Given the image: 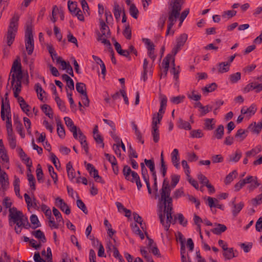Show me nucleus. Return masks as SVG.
<instances>
[{"label":"nucleus","instance_id":"f257e3e1","mask_svg":"<svg viewBox=\"0 0 262 262\" xmlns=\"http://www.w3.org/2000/svg\"><path fill=\"white\" fill-rule=\"evenodd\" d=\"M185 0H173L169 3L170 9L168 12V25L166 35L170 33V30L177 21L180 15L182 6Z\"/></svg>","mask_w":262,"mask_h":262},{"label":"nucleus","instance_id":"f03ea898","mask_svg":"<svg viewBox=\"0 0 262 262\" xmlns=\"http://www.w3.org/2000/svg\"><path fill=\"white\" fill-rule=\"evenodd\" d=\"M19 18V15L15 13L10 19L7 33V43L9 46H10L14 40L18 29Z\"/></svg>","mask_w":262,"mask_h":262},{"label":"nucleus","instance_id":"7ed1b4c3","mask_svg":"<svg viewBox=\"0 0 262 262\" xmlns=\"http://www.w3.org/2000/svg\"><path fill=\"white\" fill-rule=\"evenodd\" d=\"M25 45L28 55H31L34 50V39L32 33V26L27 24L25 32Z\"/></svg>","mask_w":262,"mask_h":262},{"label":"nucleus","instance_id":"20e7f679","mask_svg":"<svg viewBox=\"0 0 262 262\" xmlns=\"http://www.w3.org/2000/svg\"><path fill=\"white\" fill-rule=\"evenodd\" d=\"M100 31L102 33L101 34L99 31L97 32V40L102 43L103 39H106L104 38H102V37L104 36L106 38H110L111 35V32L108 26L102 19L100 20Z\"/></svg>","mask_w":262,"mask_h":262},{"label":"nucleus","instance_id":"39448f33","mask_svg":"<svg viewBox=\"0 0 262 262\" xmlns=\"http://www.w3.org/2000/svg\"><path fill=\"white\" fill-rule=\"evenodd\" d=\"M171 186L169 184V182L165 179L163 182L162 187L160 190L161 198L165 199L169 198L170 195Z\"/></svg>","mask_w":262,"mask_h":262},{"label":"nucleus","instance_id":"423d86ee","mask_svg":"<svg viewBox=\"0 0 262 262\" xmlns=\"http://www.w3.org/2000/svg\"><path fill=\"white\" fill-rule=\"evenodd\" d=\"M2 99V105H1V118L3 120H5V111L6 113H10V106L9 100L8 97H6L5 98V102H4V99L3 97H1Z\"/></svg>","mask_w":262,"mask_h":262},{"label":"nucleus","instance_id":"0eeeda50","mask_svg":"<svg viewBox=\"0 0 262 262\" xmlns=\"http://www.w3.org/2000/svg\"><path fill=\"white\" fill-rule=\"evenodd\" d=\"M160 203L164 206V214L169 212H172V199L169 196L167 198L159 199Z\"/></svg>","mask_w":262,"mask_h":262},{"label":"nucleus","instance_id":"6e6552de","mask_svg":"<svg viewBox=\"0 0 262 262\" xmlns=\"http://www.w3.org/2000/svg\"><path fill=\"white\" fill-rule=\"evenodd\" d=\"M24 215L20 216V217H18L16 221H15L14 220H12V221H11V220L9 219V224L11 226H12L13 225L15 224H16V226L14 228V230L17 234L20 233L21 231V227H23V221H24Z\"/></svg>","mask_w":262,"mask_h":262},{"label":"nucleus","instance_id":"1a4fd4ad","mask_svg":"<svg viewBox=\"0 0 262 262\" xmlns=\"http://www.w3.org/2000/svg\"><path fill=\"white\" fill-rule=\"evenodd\" d=\"M56 206L58 207L60 210L64 212L66 214H70L71 210L67 204L64 202L63 199L59 197L56 199Z\"/></svg>","mask_w":262,"mask_h":262},{"label":"nucleus","instance_id":"9d476101","mask_svg":"<svg viewBox=\"0 0 262 262\" xmlns=\"http://www.w3.org/2000/svg\"><path fill=\"white\" fill-rule=\"evenodd\" d=\"M0 183L2 186V188L4 191L7 190L9 188V183L8 181V175L6 172L3 171L1 172L0 174Z\"/></svg>","mask_w":262,"mask_h":262},{"label":"nucleus","instance_id":"9b49d317","mask_svg":"<svg viewBox=\"0 0 262 262\" xmlns=\"http://www.w3.org/2000/svg\"><path fill=\"white\" fill-rule=\"evenodd\" d=\"M256 111V105L255 104H252L248 108H246L243 107L241 110V113L242 114L246 115L248 117H250L255 114Z\"/></svg>","mask_w":262,"mask_h":262},{"label":"nucleus","instance_id":"f8f14e48","mask_svg":"<svg viewBox=\"0 0 262 262\" xmlns=\"http://www.w3.org/2000/svg\"><path fill=\"white\" fill-rule=\"evenodd\" d=\"M9 216L10 217V220H14L16 221L18 217L24 215L23 212L17 210V208L15 207L10 208L9 209Z\"/></svg>","mask_w":262,"mask_h":262},{"label":"nucleus","instance_id":"ddd939ff","mask_svg":"<svg viewBox=\"0 0 262 262\" xmlns=\"http://www.w3.org/2000/svg\"><path fill=\"white\" fill-rule=\"evenodd\" d=\"M9 76H11V83L12 86H13L15 82L16 78H23V73L22 69L19 68L16 72L10 73Z\"/></svg>","mask_w":262,"mask_h":262},{"label":"nucleus","instance_id":"4468645a","mask_svg":"<svg viewBox=\"0 0 262 262\" xmlns=\"http://www.w3.org/2000/svg\"><path fill=\"white\" fill-rule=\"evenodd\" d=\"M216 227L211 229V231L215 234L220 235L227 230V227L225 225L215 223Z\"/></svg>","mask_w":262,"mask_h":262},{"label":"nucleus","instance_id":"2eb2a0df","mask_svg":"<svg viewBox=\"0 0 262 262\" xmlns=\"http://www.w3.org/2000/svg\"><path fill=\"white\" fill-rule=\"evenodd\" d=\"M102 43L106 45L108 47V51L110 52L111 56V61L114 64H116L117 63L116 59L115 57V53L113 49V48L112 47L111 43L110 41V40L107 39H103L102 41Z\"/></svg>","mask_w":262,"mask_h":262},{"label":"nucleus","instance_id":"dca6fc26","mask_svg":"<svg viewBox=\"0 0 262 262\" xmlns=\"http://www.w3.org/2000/svg\"><path fill=\"white\" fill-rule=\"evenodd\" d=\"M66 169L68 173V178L72 180L75 178V173L74 169L73 168L72 164L71 162L67 163L66 166Z\"/></svg>","mask_w":262,"mask_h":262},{"label":"nucleus","instance_id":"f3484780","mask_svg":"<svg viewBox=\"0 0 262 262\" xmlns=\"http://www.w3.org/2000/svg\"><path fill=\"white\" fill-rule=\"evenodd\" d=\"M14 123L16 125V130L19 133L21 138L25 137V134L23 132V126L21 122L18 120V118L14 119Z\"/></svg>","mask_w":262,"mask_h":262},{"label":"nucleus","instance_id":"a211bd4d","mask_svg":"<svg viewBox=\"0 0 262 262\" xmlns=\"http://www.w3.org/2000/svg\"><path fill=\"white\" fill-rule=\"evenodd\" d=\"M218 72L220 73H224L229 71V63L227 62H220L217 64Z\"/></svg>","mask_w":262,"mask_h":262},{"label":"nucleus","instance_id":"6ab92c4d","mask_svg":"<svg viewBox=\"0 0 262 262\" xmlns=\"http://www.w3.org/2000/svg\"><path fill=\"white\" fill-rule=\"evenodd\" d=\"M32 234L36 238L39 239L43 243L47 242L46 237L42 231L40 230H37L32 232Z\"/></svg>","mask_w":262,"mask_h":262},{"label":"nucleus","instance_id":"aec40b11","mask_svg":"<svg viewBox=\"0 0 262 262\" xmlns=\"http://www.w3.org/2000/svg\"><path fill=\"white\" fill-rule=\"evenodd\" d=\"M130 182L132 183L135 182L136 183L138 190H140L142 185L140 181V177L136 171H133V178H132V180Z\"/></svg>","mask_w":262,"mask_h":262},{"label":"nucleus","instance_id":"412c9836","mask_svg":"<svg viewBox=\"0 0 262 262\" xmlns=\"http://www.w3.org/2000/svg\"><path fill=\"white\" fill-rule=\"evenodd\" d=\"M224 134V127L221 124L218 126L217 128L214 132V136L217 139H221Z\"/></svg>","mask_w":262,"mask_h":262},{"label":"nucleus","instance_id":"4be33fe9","mask_svg":"<svg viewBox=\"0 0 262 262\" xmlns=\"http://www.w3.org/2000/svg\"><path fill=\"white\" fill-rule=\"evenodd\" d=\"M41 110L50 119H53V113L52 108L48 104H43L41 107Z\"/></svg>","mask_w":262,"mask_h":262},{"label":"nucleus","instance_id":"5701e85b","mask_svg":"<svg viewBox=\"0 0 262 262\" xmlns=\"http://www.w3.org/2000/svg\"><path fill=\"white\" fill-rule=\"evenodd\" d=\"M233 206V209L232 211L233 215L235 217L239 213L241 210L243 208L244 206V203L242 202H240L238 204H234Z\"/></svg>","mask_w":262,"mask_h":262},{"label":"nucleus","instance_id":"b1692460","mask_svg":"<svg viewBox=\"0 0 262 262\" xmlns=\"http://www.w3.org/2000/svg\"><path fill=\"white\" fill-rule=\"evenodd\" d=\"M262 150V146L260 145L256 146L255 148H252L251 150L248 151L246 152L247 157H250L251 156H254L256 154H258Z\"/></svg>","mask_w":262,"mask_h":262},{"label":"nucleus","instance_id":"393cba45","mask_svg":"<svg viewBox=\"0 0 262 262\" xmlns=\"http://www.w3.org/2000/svg\"><path fill=\"white\" fill-rule=\"evenodd\" d=\"M204 121L205 129L211 130L214 128L215 123L214 122V119L207 118Z\"/></svg>","mask_w":262,"mask_h":262},{"label":"nucleus","instance_id":"a878e982","mask_svg":"<svg viewBox=\"0 0 262 262\" xmlns=\"http://www.w3.org/2000/svg\"><path fill=\"white\" fill-rule=\"evenodd\" d=\"M57 132L58 135L61 138H64L66 136V133L64 129L63 125L62 124L60 121L57 122Z\"/></svg>","mask_w":262,"mask_h":262},{"label":"nucleus","instance_id":"bb28decb","mask_svg":"<svg viewBox=\"0 0 262 262\" xmlns=\"http://www.w3.org/2000/svg\"><path fill=\"white\" fill-rule=\"evenodd\" d=\"M160 161H161V167L160 170L162 173V176L164 177L166 176V171H167V166L165 164V162L164 160L163 154L162 152L160 156Z\"/></svg>","mask_w":262,"mask_h":262},{"label":"nucleus","instance_id":"cd10ccee","mask_svg":"<svg viewBox=\"0 0 262 262\" xmlns=\"http://www.w3.org/2000/svg\"><path fill=\"white\" fill-rule=\"evenodd\" d=\"M77 3L76 2H72L71 1H68V8L69 11L73 14L77 10L79 9L77 7Z\"/></svg>","mask_w":262,"mask_h":262},{"label":"nucleus","instance_id":"c85d7f7f","mask_svg":"<svg viewBox=\"0 0 262 262\" xmlns=\"http://www.w3.org/2000/svg\"><path fill=\"white\" fill-rule=\"evenodd\" d=\"M86 169L89 171L90 174L94 179L98 174V170L91 163H88L86 166Z\"/></svg>","mask_w":262,"mask_h":262},{"label":"nucleus","instance_id":"c756f323","mask_svg":"<svg viewBox=\"0 0 262 262\" xmlns=\"http://www.w3.org/2000/svg\"><path fill=\"white\" fill-rule=\"evenodd\" d=\"M178 123V127L180 128H183L186 130H190L191 128L190 123L187 121L183 120L181 118L179 119Z\"/></svg>","mask_w":262,"mask_h":262},{"label":"nucleus","instance_id":"7c9ffc66","mask_svg":"<svg viewBox=\"0 0 262 262\" xmlns=\"http://www.w3.org/2000/svg\"><path fill=\"white\" fill-rule=\"evenodd\" d=\"M151 135L153 137V140L155 143L158 142L160 139V134L159 127L152 126Z\"/></svg>","mask_w":262,"mask_h":262},{"label":"nucleus","instance_id":"2f4dec72","mask_svg":"<svg viewBox=\"0 0 262 262\" xmlns=\"http://www.w3.org/2000/svg\"><path fill=\"white\" fill-rule=\"evenodd\" d=\"M76 89L81 95L87 93L86 85L83 83L77 82L76 84Z\"/></svg>","mask_w":262,"mask_h":262},{"label":"nucleus","instance_id":"473e14b6","mask_svg":"<svg viewBox=\"0 0 262 262\" xmlns=\"http://www.w3.org/2000/svg\"><path fill=\"white\" fill-rule=\"evenodd\" d=\"M237 175L236 170H234L229 173L226 177L224 182L225 184L228 185L230 184L235 179Z\"/></svg>","mask_w":262,"mask_h":262},{"label":"nucleus","instance_id":"72a5a7b5","mask_svg":"<svg viewBox=\"0 0 262 262\" xmlns=\"http://www.w3.org/2000/svg\"><path fill=\"white\" fill-rule=\"evenodd\" d=\"M187 38V34L185 33L181 34L180 36L177 39V45L178 46H180V47H183L186 42Z\"/></svg>","mask_w":262,"mask_h":262},{"label":"nucleus","instance_id":"f704fd0d","mask_svg":"<svg viewBox=\"0 0 262 262\" xmlns=\"http://www.w3.org/2000/svg\"><path fill=\"white\" fill-rule=\"evenodd\" d=\"M19 68L21 69V64L20 63V59L19 57H17V59H16L13 63L10 73L16 72L17 70L19 69Z\"/></svg>","mask_w":262,"mask_h":262},{"label":"nucleus","instance_id":"c9c22d12","mask_svg":"<svg viewBox=\"0 0 262 262\" xmlns=\"http://www.w3.org/2000/svg\"><path fill=\"white\" fill-rule=\"evenodd\" d=\"M30 221L33 225L32 228L36 229L37 227H40L41 224L39 223L37 216L35 214H32L30 216Z\"/></svg>","mask_w":262,"mask_h":262},{"label":"nucleus","instance_id":"e433bc0d","mask_svg":"<svg viewBox=\"0 0 262 262\" xmlns=\"http://www.w3.org/2000/svg\"><path fill=\"white\" fill-rule=\"evenodd\" d=\"M242 157V152L237 150L235 153L233 155L229 156V161L231 162H238Z\"/></svg>","mask_w":262,"mask_h":262},{"label":"nucleus","instance_id":"4c0bfd02","mask_svg":"<svg viewBox=\"0 0 262 262\" xmlns=\"http://www.w3.org/2000/svg\"><path fill=\"white\" fill-rule=\"evenodd\" d=\"M246 132H247V130H244L242 128L239 129L237 130L235 135V138L239 139V141H242L247 137V135L246 134Z\"/></svg>","mask_w":262,"mask_h":262},{"label":"nucleus","instance_id":"58836bf2","mask_svg":"<svg viewBox=\"0 0 262 262\" xmlns=\"http://www.w3.org/2000/svg\"><path fill=\"white\" fill-rule=\"evenodd\" d=\"M14 179H15L13 182V185H14V191H15V194L17 196H18V197H20L21 198L22 197L20 196V193H19V191H20L19 179L18 177H17L16 176L14 177Z\"/></svg>","mask_w":262,"mask_h":262},{"label":"nucleus","instance_id":"ea45409f","mask_svg":"<svg viewBox=\"0 0 262 262\" xmlns=\"http://www.w3.org/2000/svg\"><path fill=\"white\" fill-rule=\"evenodd\" d=\"M130 15L135 19L138 16L139 11L134 4H132L129 9Z\"/></svg>","mask_w":262,"mask_h":262},{"label":"nucleus","instance_id":"a19ab883","mask_svg":"<svg viewBox=\"0 0 262 262\" xmlns=\"http://www.w3.org/2000/svg\"><path fill=\"white\" fill-rule=\"evenodd\" d=\"M253 124L254 126L252 128V132L258 134L260 132L262 128V124L260 122H258L257 124H256L255 122L253 123L250 124L248 128H251L253 126Z\"/></svg>","mask_w":262,"mask_h":262},{"label":"nucleus","instance_id":"79ce46f5","mask_svg":"<svg viewBox=\"0 0 262 262\" xmlns=\"http://www.w3.org/2000/svg\"><path fill=\"white\" fill-rule=\"evenodd\" d=\"M64 120L67 126L69 128L70 131L77 128V126L74 125V122L70 118L66 117L64 118Z\"/></svg>","mask_w":262,"mask_h":262},{"label":"nucleus","instance_id":"37998d69","mask_svg":"<svg viewBox=\"0 0 262 262\" xmlns=\"http://www.w3.org/2000/svg\"><path fill=\"white\" fill-rule=\"evenodd\" d=\"M55 101L59 108L62 112H66V107L64 102L59 98L58 96H56L55 98Z\"/></svg>","mask_w":262,"mask_h":262},{"label":"nucleus","instance_id":"c03bdc74","mask_svg":"<svg viewBox=\"0 0 262 262\" xmlns=\"http://www.w3.org/2000/svg\"><path fill=\"white\" fill-rule=\"evenodd\" d=\"M241 74L240 72H236L232 74L229 76V80L232 83H236L239 80L241 79Z\"/></svg>","mask_w":262,"mask_h":262},{"label":"nucleus","instance_id":"a18cd8bd","mask_svg":"<svg viewBox=\"0 0 262 262\" xmlns=\"http://www.w3.org/2000/svg\"><path fill=\"white\" fill-rule=\"evenodd\" d=\"M144 162L147 167L149 168L151 172H155V171H156L155 165L153 159L147 160L145 159H144Z\"/></svg>","mask_w":262,"mask_h":262},{"label":"nucleus","instance_id":"49530a36","mask_svg":"<svg viewBox=\"0 0 262 262\" xmlns=\"http://www.w3.org/2000/svg\"><path fill=\"white\" fill-rule=\"evenodd\" d=\"M36 177L38 181L40 183L42 182V178H43V171L41 167V165L38 164L37 166L36 169Z\"/></svg>","mask_w":262,"mask_h":262},{"label":"nucleus","instance_id":"de8ad7c7","mask_svg":"<svg viewBox=\"0 0 262 262\" xmlns=\"http://www.w3.org/2000/svg\"><path fill=\"white\" fill-rule=\"evenodd\" d=\"M217 88V84L215 82H213L210 84L207 85L205 87L202 88V91L204 92H212L214 91Z\"/></svg>","mask_w":262,"mask_h":262},{"label":"nucleus","instance_id":"09e8293b","mask_svg":"<svg viewBox=\"0 0 262 262\" xmlns=\"http://www.w3.org/2000/svg\"><path fill=\"white\" fill-rule=\"evenodd\" d=\"M121 13V9L120 8L119 5L117 3H115L114 6V14L115 17L117 20L120 18Z\"/></svg>","mask_w":262,"mask_h":262},{"label":"nucleus","instance_id":"8fccbe9b","mask_svg":"<svg viewBox=\"0 0 262 262\" xmlns=\"http://www.w3.org/2000/svg\"><path fill=\"white\" fill-rule=\"evenodd\" d=\"M224 251L225 252L223 253V255L225 258L230 259L235 256L234 254L233 249L232 248H228L227 250Z\"/></svg>","mask_w":262,"mask_h":262},{"label":"nucleus","instance_id":"3c124183","mask_svg":"<svg viewBox=\"0 0 262 262\" xmlns=\"http://www.w3.org/2000/svg\"><path fill=\"white\" fill-rule=\"evenodd\" d=\"M76 204L77 207L80 209H81L83 212L84 213H85V214H87L88 213V211L86 208V207L81 200L79 199H77L76 201Z\"/></svg>","mask_w":262,"mask_h":262},{"label":"nucleus","instance_id":"603ef678","mask_svg":"<svg viewBox=\"0 0 262 262\" xmlns=\"http://www.w3.org/2000/svg\"><path fill=\"white\" fill-rule=\"evenodd\" d=\"M57 63H60L62 66V70H67L71 66L70 63L67 62L66 61L63 60L61 57H57Z\"/></svg>","mask_w":262,"mask_h":262},{"label":"nucleus","instance_id":"864d4df0","mask_svg":"<svg viewBox=\"0 0 262 262\" xmlns=\"http://www.w3.org/2000/svg\"><path fill=\"white\" fill-rule=\"evenodd\" d=\"M28 180L29 182V184L32 190L33 191L35 190V179L34 177L32 174L28 173L27 174Z\"/></svg>","mask_w":262,"mask_h":262},{"label":"nucleus","instance_id":"5fc2aeb1","mask_svg":"<svg viewBox=\"0 0 262 262\" xmlns=\"http://www.w3.org/2000/svg\"><path fill=\"white\" fill-rule=\"evenodd\" d=\"M172 58V55L170 54H168L166 55V56L164 58L162 64L164 69L169 68V62L170 59Z\"/></svg>","mask_w":262,"mask_h":262},{"label":"nucleus","instance_id":"6e6d98bb","mask_svg":"<svg viewBox=\"0 0 262 262\" xmlns=\"http://www.w3.org/2000/svg\"><path fill=\"white\" fill-rule=\"evenodd\" d=\"M53 213L54 216L56 217V220L58 222H62L63 223V220L62 217V215L59 210L56 208L55 207L53 208Z\"/></svg>","mask_w":262,"mask_h":262},{"label":"nucleus","instance_id":"4d7b16f0","mask_svg":"<svg viewBox=\"0 0 262 262\" xmlns=\"http://www.w3.org/2000/svg\"><path fill=\"white\" fill-rule=\"evenodd\" d=\"M185 98L184 96H178L176 97H173L170 98V101L171 103L175 104H178L182 102L183 101L184 99Z\"/></svg>","mask_w":262,"mask_h":262},{"label":"nucleus","instance_id":"13d9d810","mask_svg":"<svg viewBox=\"0 0 262 262\" xmlns=\"http://www.w3.org/2000/svg\"><path fill=\"white\" fill-rule=\"evenodd\" d=\"M178 220L180 224L182 225L183 227H186L187 225V221L185 219L184 215L180 213L177 214Z\"/></svg>","mask_w":262,"mask_h":262},{"label":"nucleus","instance_id":"bf43d9fd","mask_svg":"<svg viewBox=\"0 0 262 262\" xmlns=\"http://www.w3.org/2000/svg\"><path fill=\"white\" fill-rule=\"evenodd\" d=\"M166 224H165V230L166 231H168L169 230V228L170 227V222H171V221L172 220V212H170L169 211V212L167 213H166Z\"/></svg>","mask_w":262,"mask_h":262},{"label":"nucleus","instance_id":"052dcab7","mask_svg":"<svg viewBox=\"0 0 262 262\" xmlns=\"http://www.w3.org/2000/svg\"><path fill=\"white\" fill-rule=\"evenodd\" d=\"M198 179H199L200 183L205 186L206 184H208V183L209 182L207 178L203 175L202 173H199L198 174Z\"/></svg>","mask_w":262,"mask_h":262},{"label":"nucleus","instance_id":"680f3d73","mask_svg":"<svg viewBox=\"0 0 262 262\" xmlns=\"http://www.w3.org/2000/svg\"><path fill=\"white\" fill-rule=\"evenodd\" d=\"M143 41L147 45V49L148 51L155 50V46L154 43L151 42L150 40L148 38H143Z\"/></svg>","mask_w":262,"mask_h":262},{"label":"nucleus","instance_id":"e2e57ef3","mask_svg":"<svg viewBox=\"0 0 262 262\" xmlns=\"http://www.w3.org/2000/svg\"><path fill=\"white\" fill-rule=\"evenodd\" d=\"M123 34L127 39H130L132 37V31L129 25L126 26L123 32Z\"/></svg>","mask_w":262,"mask_h":262},{"label":"nucleus","instance_id":"0e129e2a","mask_svg":"<svg viewBox=\"0 0 262 262\" xmlns=\"http://www.w3.org/2000/svg\"><path fill=\"white\" fill-rule=\"evenodd\" d=\"M189 9L187 8V9H185V10H184L181 14L180 13V15L178 18H179V20L180 21V24L183 22V21L184 20L185 18L187 17V16L189 14Z\"/></svg>","mask_w":262,"mask_h":262},{"label":"nucleus","instance_id":"69168bd1","mask_svg":"<svg viewBox=\"0 0 262 262\" xmlns=\"http://www.w3.org/2000/svg\"><path fill=\"white\" fill-rule=\"evenodd\" d=\"M190 135L192 138H201L203 136L201 129L193 130L190 132Z\"/></svg>","mask_w":262,"mask_h":262},{"label":"nucleus","instance_id":"338daca9","mask_svg":"<svg viewBox=\"0 0 262 262\" xmlns=\"http://www.w3.org/2000/svg\"><path fill=\"white\" fill-rule=\"evenodd\" d=\"M251 202L254 206L260 205L262 203V196L260 194L257 195L255 198L252 199Z\"/></svg>","mask_w":262,"mask_h":262},{"label":"nucleus","instance_id":"774afa93","mask_svg":"<svg viewBox=\"0 0 262 262\" xmlns=\"http://www.w3.org/2000/svg\"><path fill=\"white\" fill-rule=\"evenodd\" d=\"M166 20V17L164 15H162L158 21V27L160 28L161 30H162L164 27L165 21Z\"/></svg>","mask_w":262,"mask_h":262}]
</instances>
